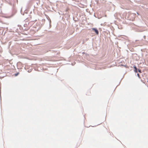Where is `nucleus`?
Wrapping results in <instances>:
<instances>
[{"label": "nucleus", "instance_id": "obj_1", "mask_svg": "<svg viewBox=\"0 0 148 148\" xmlns=\"http://www.w3.org/2000/svg\"><path fill=\"white\" fill-rule=\"evenodd\" d=\"M24 26L25 27H26V28L25 29L26 30H27L29 29L30 27L31 26V25H29V23H28V24L27 23L25 24L24 25Z\"/></svg>", "mask_w": 148, "mask_h": 148}, {"label": "nucleus", "instance_id": "obj_2", "mask_svg": "<svg viewBox=\"0 0 148 148\" xmlns=\"http://www.w3.org/2000/svg\"><path fill=\"white\" fill-rule=\"evenodd\" d=\"M92 29L95 32V33L97 35L99 34V31L96 28H93Z\"/></svg>", "mask_w": 148, "mask_h": 148}, {"label": "nucleus", "instance_id": "obj_3", "mask_svg": "<svg viewBox=\"0 0 148 148\" xmlns=\"http://www.w3.org/2000/svg\"><path fill=\"white\" fill-rule=\"evenodd\" d=\"M134 71L135 72V73H137L138 72V69H137L136 66L135 65H134Z\"/></svg>", "mask_w": 148, "mask_h": 148}, {"label": "nucleus", "instance_id": "obj_4", "mask_svg": "<svg viewBox=\"0 0 148 148\" xmlns=\"http://www.w3.org/2000/svg\"><path fill=\"white\" fill-rule=\"evenodd\" d=\"M139 72L140 73H141V70L139 69H138V72Z\"/></svg>", "mask_w": 148, "mask_h": 148}, {"label": "nucleus", "instance_id": "obj_5", "mask_svg": "<svg viewBox=\"0 0 148 148\" xmlns=\"http://www.w3.org/2000/svg\"><path fill=\"white\" fill-rule=\"evenodd\" d=\"M19 74V73L18 72L17 73H15L14 75L15 76H17Z\"/></svg>", "mask_w": 148, "mask_h": 148}, {"label": "nucleus", "instance_id": "obj_6", "mask_svg": "<svg viewBox=\"0 0 148 148\" xmlns=\"http://www.w3.org/2000/svg\"><path fill=\"white\" fill-rule=\"evenodd\" d=\"M32 31H33V32L32 33H34V32H35V31H34V30H32L31 29V30H30V31H31V32H32Z\"/></svg>", "mask_w": 148, "mask_h": 148}, {"label": "nucleus", "instance_id": "obj_7", "mask_svg": "<svg viewBox=\"0 0 148 148\" xmlns=\"http://www.w3.org/2000/svg\"><path fill=\"white\" fill-rule=\"evenodd\" d=\"M137 75L138 76V77L139 78H140V76L139 75V74L138 73H137Z\"/></svg>", "mask_w": 148, "mask_h": 148}, {"label": "nucleus", "instance_id": "obj_8", "mask_svg": "<svg viewBox=\"0 0 148 148\" xmlns=\"http://www.w3.org/2000/svg\"><path fill=\"white\" fill-rule=\"evenodd\" d=\"M145 38H146V36H143V38H144V39H145Z\"/></svg>", "mask_w": 148, "mask_h": 148}, {"label": "nucleus", "instance_id": "obj_9", "mask_svg": "<svg viewBox=\"0 0 148 148\" xmlns=\"http://www.w3.org/2000/svg\"><path fill=\"white\" fill-rule=\"evenodd\" d=\"M21 11H22V9H21V13H21Z\"/></svg>", "mask_w": 148, "mask_h": 148}, {"label": "nucleus", "instance_id": "obj_10", "mask_svg": "<svg viewBox=\"0 0 148 148\" xmlns=\"http://www.w3.org/2000/svg\"><path fill=\"white\" fill-rule=\"evenodd\" d=\"M137 14H138V15H139V14L138 13V12H137Z\"/></svg>", "mask_w": 148, "mask_h": 148}, {"label": "nucleus", "instance_id": "obj_11", "mask_svg": "<svg viewBox=\"0 0 148 148\" xmlns=\"http://www.w3.org/2000/svg\"><path fill=\"white\" fill-rule=\"evenodd\" d=\"M123 66H125V65H123Z\"/></svg>", "mask_w": 148, "mask_h": 148}]
</instances>
